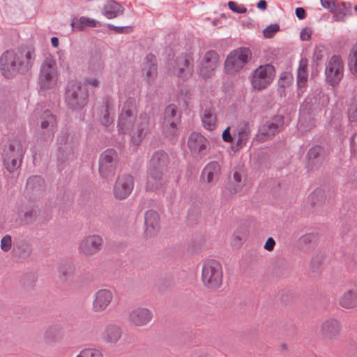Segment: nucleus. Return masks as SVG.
<instances>
[{
  "mask_svg": "<svg viewBox=\"0 0 357 357\" xmlns=\"http://www.w3.org/2000/svg\"><path fill=\"white\" fill-rule=\"evenodd\" d=\"M152 317V312L148 308L137 307L130 312L128 321L135 326L142 327L147 325Z\"/></svg>",
  "mask_w": 357,
  "mask_h": 357,
  "instance_id": "23",
  "label": "nucleus"
},
{
  "mask_svg": "<svg viewBox=\"0 0 357 357\" xmlns=\"http://www.w3.org/2000/svg\"><path fill=\"white\" fill-rule=\"evenodd\" d=\"M315 238V236L312 234H307L302 236L299 238V243L301 245H307L312 242Z\"/></svg>",
  "mask_w": 357,
  "mask_h": 357,
  "instance_id": "53",
  "label": "nucleus"
},
{
  "mask_svg": "<svg viewBox=\"0 0 357 357\" xmlns=\"http://www.w3.org/2000/svg\"><path fill=\"white\" fill-rule=\"evenodd\" d=\"M113 298V293L111 290L107 289L98 290L93 294L92 303L93 311L95 312H102L105 311L111 304Z\"/></svg>",
  "mask_w": 357,
  "mask_h": 357,
  "instance_id": "22",
  "label": "nucleus"
},
{
  "mask_svg": "<svg viewBox=\"0 0 357 357\" xmlns=\"http://www.w3.org/2000/svg\"><path fill=\"white\" fill-rule=\"evenodd\" d=\"M118 154L113 149L105 150L100 156L99 172L102 177L109 179L113 177L117 166Z\"/></svg>",
  "mask_w": 357,
  "mask_h": 357,
  "instance_id": "12",
  "label": "nucleus"
},
{
  "mask_svg": "<svg viewBox=\"0 0 357 357\" xmlns=\"http://www.w3.org/2000/svg\"><path fill=\"white\" fill-rule=\"evenodd\" d=\"M202 281L208 288H218L222 282L221 264L216 260L208 259L202 266Z\"/></svg>",
  "mask_w": 357,
  "mask_h": 357,
  "instance_id": "8",
  "label": "nucleus"
},
{
  "mask_svg": "<svg viewBox=\"0 0 357 357\" xmlns=\"http://www.w3.org/2000/svg\"><path fill=\"white\" fill-rule=\"evenodd\" d=\"M340 305L345 309L357 306V291L350 289L345 291L339 299Z\"/></svg>",
  "mask_w": 357,
  "mask_h": 357,
  "instance_id": "35",
  "label": "nucleus"
},
{
  "mask_svg": "<svg viewBox=\"0 0 357 357\" xmlns=\"http://www.w3.org/2000/svg\"><path fill=\"white\" fill-rule=\"evenodd\" d=\"M251 56L249 49L240 47L231 52L225 62V69L228 74H234L241 70Z\"/></svg>",
  "mask_w": 357,
  "mask_h": 357,
  "instance_id": "10",
  "label": "nucleus"
},
{
  "mask_svg": "<svg viewBox=\"0 0 357 357\" xmlns=\"http://www.w3.org/2000/svg\"><path fill=\"white\" fill-rule=\"evenodd\" d=\"M117 126L119 133H129L132 143L138 146L149 130V118L144 113L137 115L136 100L128 98L123 105Z\"/></svg>",
  "mask_w": 357,
  "mask_h": 357,
  "instance_id": "1",
  "label": "nucleus"
},
{
  "mask_svg": "<svg viewBox=\"0 0 357 357\" xmlns=\"http://www.w3.org/2000/svg\"><path fill=\"white\" fill-rule=\"evenodd\" d=\"M351 151L354 157L357 158V132L352 137Z\"/></svg>",
  "mask_w": 357,
  "mask_h": 357,
  "instance_id": "56",
  "label": "nucleus"
},
{
  "mask_svg": "<svg viewBox=\"0 0 357 357\" xmlns=\"http://www.w3.org/2000/svg\"><path fill=\"white\" fill-rule=\"evenodd\" d=\"M85 83L92 87H98L100 84L99 79L97 77L87 78L85 80Z\"/></svg>",
  "mask_w": 357,
  "mask_h": 357,
  "instance_id": "58",
  "label": "nucleus"
},
{
  "mask_svg": "<svg viewBox=\"0 0 357 357\" xmlns=\"http://www.w3.org/2000/svg\"><path fill=\"white\" fill-rule=\"evenodd\" d=\"M38 215L36 208L31 206H24L18 212V216L24 224H30L33 222Z\"/></svg>",
  "mask_w": 357,
  "mask_h": 357,
  "instance_id": "37",
  "label": "nucleus"
},
{
  "mask_svg": "<svg viewBox=\"0 0 357 357\" xmlns=\"http://www.w3.org/2000/svg\"><path fill=\"white\" fill-rule=\"evenodd\" d=\"M293 81V76L289 72H282L280 76L278 92L280 96L284 93V88L290 85Z\"/></svg>",
  "mask_w": 357,
  "mask_h": 357,
  "instance_id": "43",
  "label": "nucleus"
},
{
  "mask_svg": "<svg viewBox=\"0 0 357 357\" xmlns=\"http://www.w3.org/2000/svg\"><path fill=\"white\" fill-rule=\"evenodd\" d=\"M26 189L33 195H39L44 191L45 181L40 176H30L27 179Z\"/></svg>",
  "mask_w": 357,
  "mask_h": 357,
  "instance_id": "33",
  "label": "nucleus"
},
{
  "mask_svg": "<svg viewBox=\"0 0 357 357\" xmlns=\"http://www.w3.org/2000/svg\"><path fill=\"white\" fill-rule=\"evenodd\" d=\"M107 26L109 29L114 30L117 33H128L131 30V28L130 26H117L112 24H108Z\"/></svg>",
  "mask_w": 357,
  "mask_h": 357,
  "instance_id": "52",
  "label": "nucleus"
},
{
  "mask_svg": "<svg viewBox=\"0 0 357 357\" xmlns=\"http://www.w3.org/2000/svg\"><path fill=\"white\" fill-rule=\"evenodd\" d=\"M295 13H296V17L299 20H303L306 17L305 10H304V8H303L301 7L296 8V10H295Z\"/></svg>",
  "mask_w": 357,
  "mask_h": 357,
  "instance_id": "59",
  "label": "nucleus"
},
{
  "mask_svg": "<svg viewBox=\"0 0 357 357\" xmlns=\"http://www.w3.org/2000/svg\"><path fill=\"white\" fill-rule=\"evenodd\" d=\"M134 188V180L132 176L123 174L118 176L115 182L113 194L117 199H125L132 192Z\"/></svg>",
  "mask_w": 357,
  "mask_h": 357,
  "instance_id": "19",
  "label": "nucleus"
},
{
  "mask_svg": "<svg viewBox=\"0 0 357 357\" xmlns=\"http://www.w3.org/2000/svg\"><path fill=\"white\" fill-rule=\"evenodd\" d=\"M349 66L354 75H357V43L352 47L349 57Z\"/></svg>",
  "mask_w": 357,
  "mask_h": 357,
  "instance_id": "45",
  "label": "nucleus"
},
{
  "mask_svg": "<svg viewBox=\"0 0 357 357\" xmlns=\"http://www.w3.org/2000/svg\"><path fill=\"white\" fill-rule=\"evenodd\" d=\"M58 69L52 56H46L40 66L38 84L40 89L49 90L54 88L58 82Z\"/></svg>",
  "mask_w": 357,
  "mask_h": 357,
  "instance_id": "6",
  "label": "nucleus"
},
{
  "mask_svg": "<svg viewBox=\"0 0 357 357\" xmlns=\"http://www.w3.org/2000/svg\"><path fill=\"white\" fill-rule=\"evenodd\" d=\"M160 217L157 212L149 210L144 215V234L147 237L155 236L160 231Z\"/></svg>",
  "mask_w": 357,
  "mask_h": 357,
  "instance_id": "24",
  "label": "nucleus"
},
{
  "mask_svg": "<svg viewBox=\"0 0 357 357\" xmlns=\"http://www.w3.org/2000/svg\"><path fill=\"white\" fill-rule=\"evenodd\" d=\"M180 122V115L174 105H169L165 110L162 129L165 135L171 137L176 134L177 125Z\"/></svg>",
  "mask_w": 357,
  "mask_h": 357,
  "instance_id": "15",
  "label": "nucleus"
},
{
  "mask_svg": "<svg viewBox=\"0 0 357 357\" xmlns=\"http://www.w3.org/2000/svg\"><path fill=\"white\" fill-rule=\"evenodd\" d=\"M222 139L225 142L231 143L233 142V137L230 133V127H227L222 132Z\"/></svg>",
  "mask_w": 357,
  "mask_h": 357,
  "instance_id": "55",
  "label": "nucleus"
},
{
  "mask_svg": "<svg viewBox=\"0 0 357 357\" xmlns=\"http://www.w3.org/2000/svg\"><path fill=\"white\" fill-rule=\"evenodd\" d=\"M102 238L97 234L86 236L79 243L78 250L80 253L86 256H92L98 253L102 248Z\"/></svg>",
  "mask_w": 357,
  "mask_h": 357,
  "instance_id": "20",
  "label": "nucleus"
},
{
  "mask_svg": "<svg viewBox=\"0 0 357 357\" xmlns=\"http://www.w3.org/2000/svg\"><path fill=\"white\" fill-rule=\"evenodd\" d=\"M44 338L49 342L59 341L61 339V328L56 325L48 327L44 333Z\"/></svg>",
  "mask_w": 357,
  "mask_h": 357,
  "instance_id": "39",
  "label": "nucleus"
},
{
  "mask_svg": "<svg viewBox=\"0 0 357 357\" xmlns=\"http://www.w3.org/2000/svg\"><path fill=\"white\" fill-rule=\"evenodd\" d=\"M142 71L149 83L154 80L157 75L156 58L154 55L150 54L146 56Z\"/></svg>",
  "mask_w": 357,
  "mask_h": 357,
  "instance_id": "29",
  "label": "nucleus"
},
{
  "mask_svg": "<svg viewBox=\"0 0 357 357\" xmlns=\"http://www.w3.org/2000/svg\"><path fill=\"white\" fill-rule=\"evenodd\" d=\"M340 331L339 321L335 319H328L322 323L320 333L324 340L331 341L338 335Z\"/></svg>",
  "mask_w": 357,
  "mask_h": 357,
  "instance_id": "25",
  "label": "nucleus"
},
{
  "mask_svg": "<svg viewBox=\"0 0 357 357\" xmlns=\"http://www.w3.org/2000/svg\"><path fill=\"white\" fill-rule=\"evenodd\" d=\"M35 59L36 54L32 47L6 51L0 57L1 73L7 79L24 74L32 67Z\"/></svg>",
  "mask_w": 357,
  "mask_h": 357,
  "instance_id": "2",
  "label": "nucleus"
},
{
  "mask_svg": "<svg viewBox=\"0 0 357 357\" xmlns=\"http://www.w3.org/2000/svg\"><path fill=\"white\" fill-rule=\"evenodd\" d=\"M320 1L324 8L329 9L331 11L333 9V5L335 4L332 0H320Z\"/></svg>",
  "mask_w": 357,
  "mask_h": 357,
  "instance_id": "60",
  "label": "nucleus"
},
{
  "mask_svg": "<svg viewBox=\"0 0 357 357\" xmlns=\"http://www.w3.org/2000/svg\"><path fill=\"white\" fill-rule=\"evenodd\" d=\"M308 78L307 63L306 60H301L299 63L297 75L298 97L303 96Z\"/></svg>",
  "mask_w": 357,
  "mask_h": 357,
  "instance_id": "30",
  "label": "nucleus"
},
{
  "mask_svg": "<svg viewBox=\"0 0 357 357\" xmlns=\"http://www.w3.org/2000/svg\"><path fill=\"white\" fill-rule=\"evenodd\" d=\"M228 6L232 11L237 13L242 14L246 13L247 11V9L245 7L238 6L236 3L234 1H229L228 3Z\"/></svg>",
  "mask_w": 357,
  "mask_h": 357,
  "instance_id": "51",
  "label": "nucleus"
},
{
  "mask_svg": "<svg viewBox=\"0 0 357 357\" xmlns=\"http://www.w3.org/2000/svg\"><path fill=\"white\" fill-rule=\"evenodd\" d=\"M337 119L338 121H341L342 118H341V116L340 115H338V116L337 117Z\"/></svg>",
  "mask_w": 357,
  "mask_h": 357,
  "instance_id": "64",
  "label": "nucleus"
},
{
  "mask_svg": "<svg viewBox=\"0 0 357 357\" xmlns=\"http://www.w3.org/2000/svg\"><path fill=\"white\" fill-rule=\"evenodd\" d=\"M220 173L221 168L219 163L212 161L203 169L201 178L203 182L213 185L218 182Z\"/></svg>",
  "mask_w": 357,
  "mask_h": 357,
  "instance_id": "26",
  "label": "nucleus"
},
{
  "mask_svg": "<svg viewBox=\"0 0 357 357\" xmlns=\"http://www.w3.org/2000/svg\"><path fill=\"white\" fill-rule=\"evenodd\" d=\"M123 11L124 8L120 3L110 1L104 6L102 14L107 19H113L123 14Z\"/></svg>",
  "mask_w": 357,
  "mask_h": 357,
  "instance_id": "34",
  "label": "nucleus"
},
{
  "mask_svg": "<svg viewBox=\"0 0 357 357\" xmlns=\"http://www.w3.org/2000/svg\"><path fill=\"white\" fill-rule=\"evenodd\" d=\"M275 245V240L273 238L270 237L267 239L264 248L265 250L268 251H271L273 250Z\"/></svg>",
  "mask_w": 357,
  "mask_h": 357,
  "instance_id": "57",
  "label": "nucleus"
},
{
  "mask_svg": "<svg viewBox=\"0 0 357 357\" xmlns=\"http://www.w3.org/2000/svg\"><path fill=\"white\" fill-rule=\"evenodd\" d=\"M247 180L243 172L235 171L232 177L229 179V183L224 190V194L228 197H232L235 195L244 194L248 189Z\"/></svg>",
  "mask_w": 357,
  "mask_h": 357,
  "instance_id": "18",
  "label": "nucleus"
},
{
  "mask_svg": "<svg viewBox=\"0 0 357 357\" xmlns=\"http://www.w3.org/2000/svg\"><path fill=\"white\" fill-rule=\"evenodd\" d=\"M58 143L59 151L62 155L66 153L68 158H74V150L76 144L74 142H68V136L62 135L59 137Z\"/></svg>",
  "mask_w": 357,
  "mask_h": 357,
  "instance_id": "36",
  "label": "nucleus"
},
{
  "mask_svg": "<svg viewBox=\"0 0 357 357\" xmlns=\"http://www.w3.org/2000/svg\"><path fill=\"white\" fill-rule=\"evenodd\" d=\"M114 122V108L109 102H106V109L103 116L101 119V123L105 127H109Z\"/></svg>",
  "mask_w": 357,
  "mask_h": 357,
  "instance_id": "44",
  "label": "nucleus"
},
{
  "mask_svg": "<svg viewBox=\"0 0 357 357\" xmlns=\"http://www.w3.org/2000/svg\"><path fill=\"white\" fill-rule=\"evenodd\" d=\"M76 357H102L101 351L97 349H84Z\"/></svg>",
  "mask_w": 357,
  "mask_h": 357,
  "instance_id": "47",
  "label": "nucleus"
},
{
  "mask_svg": "<svg viewBox=\"0 0 357 357\" xmlns=\"http://www.w3.org/2000/svg\"><path fill=\"white\" fill-rule=\"evenodd\" d=\"M321 193V191L319 190V191H316V192H314L312 195H311V197L312 198H313L314 197H315L317 195Z\"/></svg>",
  "mask_w": 357,
  "mask_h": 357,
  "instance_id": "63",
  "label": "nucleus"
},
{
  "mask_svg": "<svg viewBox=\"0 0 357 357\" xmlns=\"http://www.w3.org/2000/svg\"><path fill=\"white\" fill-rule=\"evenodd\" d=\"M324 156V149L320 146L312 147L307 153L309 162L316 164L321 161Z\"/></svg>",
  "mask_w": 357,
  "mask_h": 357,
  "instance_id": "41",
  "label": "nucleus"
},
{
  "mask_svg": "<svg viewBox=\"0 0 357 357\" xmlns=\"http://www.w3.org/2000/svg\"><path fill=\"white\" fill-rule=\"evenodd\" d=\"M70 24L73 31H82L86 27L100 26V22L89 17L82 16L73 18Z\"/></svg>",
  "mask_w": 357,
  "mask_h": 357,
  "instance_id": "32",
  "label": "nucleus"
},
{
  "mask_svg": "<svg viewBox=\"0 0 357 357\" xmlns=\"http://www.w3.org/2000/svg\"><path fill=\"white\" fill-rule=\"evenodd\" d=\"M89 68L91 70H101L103 68V62L100 56H93L89 62Z\"/></svg>",
  "mask_w": 357,
  "mask_h": 357,
  "instance_id": "48",
  "label": "nucleus"
},
{
  "mask_svg": "<svg viewBox=\"0 0 357 357\" xmlns=\"http://www.w3.org/2000/svg\"><path fill=\"white\" fill-rule=\"evenodd\" d=\"M315 95L313 98L307 97L305 100L304 104L302 105L303 110L305 109V107L307 105H311V106L319 105V106H324L328 102V98L320 90H317L315 92ZM314 125V120L312 116L307 114H305L303 111L301 112L298 128L301 130V132L307 131L311 129Z\"/></svg>",
  "mask_w": 357,
  "mask_h": 357,
  "instance_id": "9",
  "label": "nucleus"
},
{
  "mask_svg": "<svg viewBox=\"0 0 357 357\" xmlns=\"http://www.w3.org/2000/svg\"><path fill=\"white\" fill-rule=\"evenodd\" d=\"M283 116L277 115L259 127L256 138L259 142H265L278 133L283 126Z\"/></svg>",
  "mask_w": 357,
  "mask_h": 357,
  "instance_id": "16",
  "label": "nucleus"
},
{
  "mask_svg": "<svg viewBox=\"0 0 357 357\" xmlns=\"http://www.w3.org/2000/svg\"><path fill=\"white\" fill-rule=\"evenodd\" d=\"M275 70L273 65L265 64L256 68L252 76L251 84L257 90L266 89L273 80Z\"/></svg>",
  "mask_w": 357,
  "mask_h": 357,
  "instance_id": "11",
  "label": "nucleus"
},
{
  "mask_svg": "<svg viewBox=\"0 0 357 357\" xmlns=\"http://www.w3.org/2000/svg\"><path fill=\"white\" fill-rule=\"evenodd\" d=\"M25 152L20 141L14 139L10 142L3 150L2 157L6 169L9 172L17 170L22 163V160Z\"/></svg>",
  "mask_w": 357,
  "mask_h": 357,
  "instance_id": "7",
  "label": "nucleus"
},
{
  "mask_svg": "<svg viewBox=\"0 0 357 357\" xmlns=\"http://www.w3.org/2000/svg\"><path fill=\"white\" fill-rule=\"evenodd\" d=\"M343 63L339 56H333L326 65L325 75L328 84L337 85L343 77Z\"/></svg>",
  "mask_w": 357,
  "mask_h": 357,
  "instance_id": "14",
  "label": "nucleus"
},
{
  "mask_svg": "<svg viewBox=\"0 0 357 357\" xmlns=\"http://www.w3.org/2000/svg\"><path fill=\"white\" fill-rule=\"evenodd\" d=\"M39 124V134L43 140L52 139L57 129L56 116L47 109H43L42 105H38L31 114L30 124Z\"/></svg>",
  "mask_w": 357,
  "mask_h": 357,
  "instance_id": "4",
  "label": "nucleus"
},
{
  "mask_svg": "<svg viewBox=\"0 0 357 357\" xmlns=\"http://www.w3.org/2000/svg\"><path fill=\"white\" fill-rule=\"evenodd\" d=\"M13 242L10 235L4 236L1 241V249L3 252H7L10 250Z\"/></svg>",
  "mask_w": 357,
  "mask_h": 357,
  "instance_id": "49",
  "label": "nucleus"
},
{
  "mask_svg": "<svg viewBox=\"0 0 357 357\" xmlns=\"http://www.w3.org/2000/svg\"><path fill=\"white\" fill-rule=\"evenodd\" d=\"M169 162L168 155L162 151H155L150 160L146 189L154 190L163 184L162 176Z\"/></svg>",
  "mask_w": 357,
  "mask_h": 357,
  "instance_id": "3",
  "label": "nucleus"
},
{
  "mask_svg": "<svg viewBox=\"0 0 357 357\" xmlns=\"http://www.w3.org/2000/svg\"><path fill=\"white\" fill-rule=\"evenodd\" d=\"M219 64V56L215 51L207 52L201 62L200 75L204 78L211 77Z\"/></svg>",
  "mask_w": 357,
  "mask_h": 357,
  "instance_id": "21",
  "label": "nucleus"
},
{
  "mask_svg": "<svg viewBox=\"0 0 357 357\" xmlns=\"http://www.w3.org/2000/svg\"><path fill=\"white\" fill-rule=\"evenodd\" d=\"M51 43L53 47H57L59 46V39L56 37H52L51 38Z\"/></svg>",
  "mask_w": 357,
  "mask_h": 357,
  "instance_id": "62",
  "label": "nucleus"
},
{
  "mask_svg": "<svg viewBox=\"0 0 357 357\" xmlns=\"http://www.w3.org/2000/svg\"><path fill=\"white\" fill-rule=\"evenodd\" d=\"M122 336L121 328L114 324H110L106 326L101 333L102 340L108 344H116Z\"/></svg>",
  "mask_w": 357,
  "mask_h": 357,
  "instance_id": "28",
  "label": "nucleus"
},
{
  "mask_svg": "<svg viewBox=\"0 0 357 357\" xmlns=\"http://www.w3.org/2000/svg\"><path fill=\"white\" fill-rule=\"evenodd\" d=\"M331 13H333V18L335 21L344 22L345 18L352 13L351 4L346 2L333 4Z\"/></svg>",
  "mask_w": 357,
  "mask_h": 357,
  "instance_id": "31",
  "label": "nucleus"
},
{
  "mask_svg": "<svg viewBox=\"0 0 357 357\" xmlns=\"http://www.w3.org/2000/svg\"><path fill=\"white\" fill-rule=\"evenodd\" d=\"M312 33L311 29L308 27L304 28L300 33V38L303 41H307L311 38Z\"/></svg>",
  "mask_w": 357,
  "mask_h": 357,
  "instance_id": "54",
  "label": "nucleus"
},
{
  "mask_svg": "<svg viewBox=\"0 0 357 357\" xmlns=\"http://www.w3.org/2000/svg\"><path fill=\"white\" fill-rule=\"evenodd\" d=\"M348 116L351 121H357V95L352 98L349 103Z\"/></svg>",
  "mask_w": 357,
  "mask_h": 357,
  "instance_id": "46",
  "label": "nucleus"
},
{
  "mask_svg": "<svg viewBox=\"0 0 357 357\" xmlns=\"http://www.w3.org/2000/svg\"><path fill=\"white\" fill-rule=\"evenodd\" d=\"M89 100V92L84 84L70 81L65 93V103L72 111L79 112L85 107Z\"/></svg>",
  "mask_w": 357,
  "mask_h": 357,
  "instance_id": "5",
  "label": "nucleus"
},
{
  "mask_svg": "<svg viewBox=\"0 0 357 357\" xmlns=\"http://www.w3.org/2000/svg\"><path fill=\"white\" fill-rule=\"evenodd\" d=\"M169 70L179 78H189L193 73V66L187 54H181L169 63Z\"/></svg>",
  "mask_w": 357,
  "mask_h": 357,
  "instance_id": "13",
  "label": "nucleus"
},
{
  "mask_svg": "<svg viewBox=\"0 0 357 357\" xmlns=\"http://www.w3.org/2000/svg\"><path fill=\"white\" fill-rule=\"evenodd\" d=\"M279 29L280 26L278 24H271L264 29V36L266 38H271L279 31Z\"/></svg>",
  "mask_w": 357,
  "mask_h": 357,
  "instance_id": "50",
  "label": "nucleus"
},
{
  "mask_svg": "<svg viewBox=\"0 0 357 357\" xmlns=\"http://www.w3.org/2000/svg\"><path fill=\"white\" fill-rule=\"evenodd\" d=\"M13 252L15 255L25 258L31 253V247L27 243H17L14 245Z\"/></svg>",
  "mask_w": 357,
  "mask_h": 357,
  "instance_id": "42",
  "label": "nucleus"
},
{
  "mask_svg": "<svg viewBox=\"0 0 357 357\" xmlns=\"http://www.w3.org/2000/svg\"><path fill=\"white\" fill-rule=\"evenodd\" d=\"M202 123L204 127L208 130H213L216 126V115L211 109L204 111L202 116Z\"/></svg>",
  "mask_w": 357,
  "mask_h": 357,
  "instance_id": "40",
  "label": "nucleus"
},
{
  "mask_svg": "<svg viewBox=\"0 0 357 357\" xmlns=\"http://www.w3.org/2000/svg\"><path fill=\"white\" fill-rule=\"evenodd\" d=\"M251 124L249 122L242 121L238 123L234 129V135L237 137L236 145L242 147L245 145L251 132Z\"/></svg>",
  "mask_w": 357,
  "mask_h": 357,
  "instance_id": "27",
  "label": "nucleus"
},
{
  "mask_svg": "<svg viewBox=\"0 0 357 357\" xmlns=\"http://www.w3.org/2000/svg\"><path fill=\"white\" fill-rule=\"evenodd\" d=\"M188 146L191 153L195 157L202 158L208 154L210 143L208 140L200 133L192 132L189 137Z\"/></svg>",
  "mask_w": 357,
  "mask_h": 357,
  "instance_id": "17",
  "label": "nucleus"
},
{
  "mask_svg": "<svg viewBox=\"0 0 357 357\" xmlns=\"http://www.w3.org/2000/svg\"><path fill=\"white\" fill-rule=\"evenodd\" d=\"M257 8L261 10H264L267 7V3L265 0H260L257 5Z\"/></svg>",
  "mask_w": 357,
  "mask_h": 357,
  "instance_id": "61",
  "label": "nucleus"
},
{
  "mask_svg": "<svg viewBox=\"0 0 357 357\" xmlns=\"http://www.w3.org/2000/svg\"><path fill=\"white\" fill-rule=\"evenodd\" d=\"M75 267L71 262H63L59 265V273L61 281L67 282L73 278Z\"/></svg>",
  "mask_w": 357,
  "mask_h": 357,
  "instance_id": "38",
  "label": "nucleus"
}]
</instances>
